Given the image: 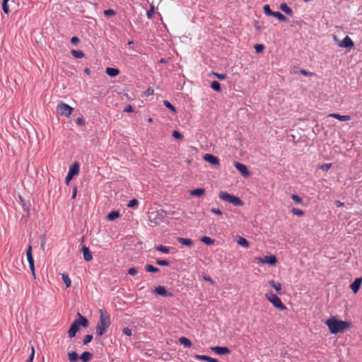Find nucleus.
<instances>
[{"mask_svg":"<svg viewBox=\"0 0 362 362\" xmlns=\"http://www.w3.org/2000/svg\"><path fill=\"white\" fill-rule=\"evenodd\" d=\"M361 283H362V278L359 277V278L355 279L354 282L350 285V288L354 293H356L359 291L360 287L361 286Z\"/></svg>","mask_w":362,"mask_h":362,"instance_id":"ddd939ff","label":"nucleus"},{"mask_svg":"<svg viewBox=\"0 0 362 362\" xmlns=\"http://www.w3.org/2000/svg\"><path fill=\"white\" fill-rule=\"evenodd\" d=\"M216 354L224 355L230 352V349L226 346H214L211 348Z\"/></svg>","mask_w":362,"mask_h":362,"instance_id":"4468645a","label":"nucleus"},{"mask_svg":"<svg viewBox=\"0 0 362 362\" xmlns=\"http://www.w3.org/2000/svg\"><path fill=\"white\" fill-rule=\"evenodd\" d=\"M8 0H3L2 1V9H3L4 12L6 14H8L10 11L8 6Z\"/></svg>","mask_w":362,"mask_h":362,"instance_id":"4c0bfd02","label":"nucleus"},{"mask_svg":"<svg viewBox=\"0 0 362 362\" xmlns=\"http://www.w3.org/2000/svg\"><path fill=\"white\" fill-rule=\"evenodd\" d=\"M62 279L67 288L71 286V281L67 274H63Z\"/></svg>","mask_w":362,"mask_h":362,"instance_id":"c9c22d12","label":"nucleus"},{"mask_svg":"<svg viewBox=\"0 0 362 362\" xmlns=\"http://www.w3.org/2000/svg\"><path fill=\"white\" fill-rule=\"evenodd\" d=\"M163 104H164V105H165L167 108L170 109L172 112H176V109H175V107H174V106H173V105H172L169 101H168V100H164V101H163Z\"/></svg>","mask_w":362,"mask_h":362,"instance_id":"ea45409f","label":"nucleus"},{"mask_svg":"<svg viewBox=\"0 0 362 362\" xmlns=\"http://www.w3.org/2000/svg\"><path fill=\"white\" fill-rule=\"evenodd\" d=\"M148 218L151 223L156 226L161 223L163 220V215L160 211H154L148 213Z\"/></svg>","mask_w":362,"mask_h":362,"instance_id":"0eeeda50","label":"nucleus"},{"mask_svg":"<svg viewBox=\"0 0 362 362\" xmlns=\"http://www.w3.org/2000/svg\"><path fill=\"white\" fill-rule=\"evenodd\" d=\"M265 297L276 308H278L280 310H284L286 309V307L281 302V299L272 292L266 293Z\"/></svg>","mask_w":362,"mask_h":362,"instance_id":"20e7f679","label":"nucleus"},{"mask_svg":"<svg viewBox=\"0 0 362 362\" xmlns=\"http://www.w3.org/2000/svg\"><path fill=\"white\" fill-rule=\"evenodd\" d=\"M273 16L276 17L277 19H279V21H281L282 22H286L287 21V18H286V16H284L280 12L274 11Z\"/></svg>","mask_w":362,"mask_h":362,"instance_id":"72a5a7b5","label":"nucleus"},{"mask_svg":"<svg viewBox=\"0 0 362 362\" xmlns=\"http://www.w3.org/2000/svg\"><path fill=\"white\" fill-rule=\"evenodd\" d=\"M235 168L242 174L243 177H248L250 172L245 165L239 162L234 163Z\"/></svg>","mask_w":362,"mask_h":362,"instance_id":"f8f14e48","label":"nucleus"},{"mask_svg":"<svg viewBox=\"0 0 362 362\" xmlns=\"http://www.w3.org/2000/svg\"><path fill=\"white\" fill-rule=\"evenodd\" d=\"M106 74L111 77H115L119 74V71L115 68L108 67L106 69Z\"/></svg>","mask_w":362,"mask_h":362,"instance_id":"393cba45","label":"nucleus"},{"mask_svg":"<svg viewBox=\"0 0 362 362\" xmlns=\"http://www.w3.org/2000/svg\"><path fill=\"white\" fill-rule=\"evenodd\" d=\"M218 197L221 200L230 203L235 206H242L244 204L238 197L230 194L225 191L221 192Z\"/></svg>","mask_w":362,"mask_h":362,"instance_id":"7ed1b4c3","label":"nucleus"},{"mask_svg":"<svg viewBox=\"0 0 362 362\" xmlns=\"http://www.w3.org/2000/svg\"><path fill=\"white\" fill-rule=\"evenodd\" d=\"M269 284L278 293H281V284L280 283L271 281Z\"/></svg>","mask_w":362,"mask_h":362,"instance_id":"473e14b6","label":"nucleus"},{"mask_svg":"<svg viewBox=\"0 0 362 362\" xmlns=\"http://www.w3.org/2000/svg\"><path fill=\"white\" fill-rule=\"evenodd\" d=\"M203 159L205 161L209 162V163L212 164L213 165H214L216 167H218L220 165V161H219L218 158L212 154H209V153L205 154L203 156Z\"/></svg>","mask_w":362,"mask_h":362,"instance_id":"9b49d317","label":"nucleus"},{"mask_svg":"<svg viewBox=\"0 0 362 362\" xmlns=\"http://www.w3.org/2000/svg\"><path fill=\"white\" fill-rule=\"evenodd\" d=\"M200 240L207 245H211L214 243V240H213L212 238H211L210 237H208V236L202 237Z\"/></svg>","mask_w":362,"mask_h":362,"instance_id":"2f4dec72","label":"nucleus"},{"mask_svg":"<svg viewBox=\"0 0 362 362\" xmlns=\"http://www.w3.org/2000/svg\"><path fill=\"white\" fill-rule=\"evenodd\" d=\"M26 256L29 264V267L32 272L33 276L35 278L34 259L33 257L32 246L30 245H28V248L26 251Z\"/></svg>","mask_w":362,"mask_h":362,"instance_id":"6e6552de","label":"nucleus"},{"mask_svg":"<svg viewBox=\"0 0 362 362\" xmlns=\"http://www.w3.org/2000/svg\"><path fill=\"white\" fill-rule=\"evenodd\" d=\"M205 192L204 189L203 188H197L194 189H192L189 192L190 195L194 196V197H202L204 195Z\"/></svg>","mask_w":362,"mask_h":362,"instance_id":"4be33fe9","label":"nucleus"},{"mask_svg":"<svg viewBox=\"0 0 362 362\" xmlns=\"http://www.w3.org/2000/svg\"><path fill=\"white\" fill-rule=\"evenodd\" d=\"M332 166L331 163H324L320 165V169L324 171H327Z\"/></svg>","mask_w":362,"mask_h":362,"instance_id":"3c124183","label":"nucleus"},{"mask_svg":"<svg viewBox=\"0 0 362 362\" xmlns=\"http://www.w3.org/2000/svg\"><path fill=\"white\" fill-rule=\"evenodd\" d=\"M78 319L74 320V322H77V325H78V327L80 325H81L83 327H88V320L85 317L82 316L80 313H78Z\"/></svg>","mask_w":362,"mask_h":362,"instance_id":"a211bd4d","label":"nucleus"},{"mask_svg":"<svg viewBox=\"0 0 362 362\" xmlns=\"http://www.w3.org/2000/svg\"><path fill=\"white\" fill-rule=\"evenodd\" d=\"M153 13V8H151L149 11H147V17L148 18H151L152 17V14Z\"/></svg>","mask_w":362,"mask_h":362,"instance_id":"680f3d73","label":"nucleus"},{"mask_svg":"<svg viewBox=\"0 0 362 362\" xmlns=\"http://www.w3.org/2000/svg\"><path fill=\"white\" fill-rule=\"evenodd\" d=\"M329 117L335 118L339 121H349L351 119V117L349 115H341L337 113H332L329 115Z\"/></svg>","mask_w":362,"mask_h":362,"instance_id":"6ab92c4d","label":"nucleus"},{"mask_svg":"<svg viewBox=\"0 0 362 362\" xmlns=\"http://www.w3.org/2000/svg\"><path fill=\"white\" fill-rule=\"evenodd\" d=\"M147 92H148V94L150 95V94H152L153 93V90L150 89V88H148Z\"/></svg>","mask_w":362,"mask_h":362,"instance_id":"774afa93","label":"nucleus"},{"mask_svg":"<svg viewBox=\"0 0 362 362\" xmlns=\"http://www.w3.org/2000/svg\"><path fill=\"white\" fill-rule=\"evenodd\" d=\"M119 216V212L118 211H112L107 215V219L110 221H114Z\"/></svg>","mask_w":362,"mask_h":362,"instance_id":"c756f323","label":"nucleus"},{"mask_svg":"<svg viewBox=\"0 0 362 362\" xmlns=\"http://www.w3.org/2000/svg\"><path fill=\"white\" fill-rule=\"evenodd\" d=\"M215 76L220 80H224L226 78V74H217L216 73L215 74Z\"/></svg>","mask_w":362,"mask_h":362,"instance_id":"13d9d810","label":"nucleus"},{"mask_svg":"<svg viewBox=\"0 0 362 362\" xmlns=\"http://www.w3.org/2000/svg\"><path fill=\"white\" fill-rule=\"evenodd\" d=\"M104 14L105 16H111L115 15V11L113 9H107L104 11Z\"/></svg>","mask_w":362,"mask_h":362,"instance_id":"de8ad7c7","label":"nucleus"},{"mask_svg":"<svg viewBox=\"0 0 362 362\" xmlns=\"http://www.w3.org/2000/svg\"><path fill=\"white\" fill-rule=\"evenodd\" d=\"M79 327L77 325V322H74L71 324L69 329L68 330V336L70 338H73L76 336V332L78 331Z\"/></svg>","mask_w":362,"mask_h":362,"instance_id":"2eb2a0df","label":"nucleus"},{"mask_svg":"<svg viewBox=\"0 0 362 362\" xmlns=\"http://www.w3.org/2000/svg\"><path fill=\"white\" fill-rule=\"evenodd\" d=\"M194 358L197 360H200V361H208V362H219L218 360H216V358H211V357H209L208 356H206V355H198V354H196L194 356Z\"/></svg>","mask_w":362,"mask_h":362,"instance_id":"aec40b11","label":"nucleus"},{"mask_svg":"<svg viewBox=\"0 0 362 362\" xmlns=\"http://www.w3.org/2000/svg\"><path fill=\"white\" fill-rule=\"evenodd\" d=\"M211 88L216 90V91H220L221 90V85L220 83L216 81H214L211 83Z\"/></svg>","mask_w":362,"mask_h":362,"instance_id":"e433bc0d","label":"nucleus"},{"mask_svg":"<svg viewBox=\"0 0 362 362\" xmlns=\"http://www.w3.org/2000/svg\"><path fill=\"white\" fill-rule=\"evenodd\" d=\"M300 73L302 74V75H304V76H311L312 75V73L309 72V71H307L304 69H301L300 70Z\"/></svg>","mask_w":362,"mask_h":362,"instance_id":"bf43d9fd","label":"nucleus"},{"mask_svg":"<svg viewBox=\"0 0 362 362\" xmlns=\"http://www.w3.org/2000/svg\"><path fill=\"white\" fill-rule=\"evenodd\" d=\"M155 248H156V250H158L159 252H163L165 254L170 253V247H169L164 246V245H159L156 246Z\"/></svg>","mask_w":362,"mask_h":362,"instance_id":"c85d7f7f","label":"nucleus"},{"mask_svg":"<svg viewBox=\"0 0 362 362\" xmlns=\"http://www.w3.org/2000/svg\"><path fill=\"white\" fill-rule=\"evenodd\" d=\"M179 341L180 344L183 345L185 348H190L192 346L191 341L185 337H180Z\"/></svg>","mask_w":362,"mask_h":362,"instance_id":"5701e85b","label":"nucleus"},{"mask_svg":"<svg viewBox=\"0 0 362 362\" xmlns=\"http://www.w3.org/2000/svg\"><path fill=\"white\" fill-rule=\"evenodd\" d=\"M332 38H333V40H334L335 42H337V43H339V40H338L337 37L335 35H333Z\"/></svg>","mask_w":362,"mask_h":362,"instance_id":"69168bd1","label":"nucleus"},{"mask_svg":"<svg viewBox=\"0 0 362 362\" xmlns=\"http://www.w3.org/2000/svg\"><path fill=\"white\" fill-rule=\"evenodd\" d=\"M236 242L238 245H241L245 248H248L250 247V243L243 237L237 236Z\"/></svg>","mask_w":362,"mask_h":362,"instance_id":"412c9836","label":"nucleus"},{"mask_svg":"<svg viewBox=\"0 0 362 362\" xmlns=\"http://www.w3.org/2000/svg\"><path fill=\"white\" fill-rule=\"evenodd\" d=\"M145 270L147 272H153V273H155V272H158L159 271V269L157 268V267H153V265L151 264H146L145 266Z\"/></svg>","mask_w":362,"mask_h":362,"instance_id":"f704fd0d","label":"nucleus"},{"mask_svg":"<svg viewBox=\"0 0 362 362\" xmlns=\"http://www.w3.org/2000/svg\"><path fill=\"white\" fill-rule=\"evenodd\" d=\"M334 204H335L337 207H341V206H344V203L340 202V201H339V200L336 201Z\"/></svg>","mask_w":362,"mask_h":362,"instance_id":"e2e57ef3","label":"nucleus"},{"mask_svg":"<svg viewBox=\"0 0 362 362\" xmlns=\"http://www.w3.org/2000/svg\"><path fill=\"white\" fill-rule=\"evenodd\" d=\"M138 270L135 267H131L128 269V274L132 276H134L137 274Z\"/></svg>","mask_w":362,"mask_h":362,"instance_id":"603ef678","label":"nucleus"},{"mask_svg":"<svg viewBox=\"0 0 362 362\" xmlns=\"http://www.w3.org/2000/svg\"><path fill=\"white\" fill-rule=\"evenodd\" d=\"M35 356V349L33 346L31 347V353L29 356V357L27 358V360L25 362H33Z\"/></svg>","mask_w":362,"mask_h":362,"instance_id":"37998d69","label":"nucleus"},{"mask_svg":"<svg viewBox=\"0 0 362 362\" xmlns=\"http://www.w3.org/2000/svg\"><path fill=\"white\" fill-rule=\"evenodd\" d=\"M211 211L217 215H222V211L219 209L212 208L211 209Z\"/></svg>","mask_w":362,"mask_h":362,"instance_id":"6e6d98bb","label":"nucleus"},{"mask_svg":"<svg viewBox=\"0 0 362 362\" xmlns=\"http://www.w3.org/2000/svg\"><path fill=\"white\" fill-rule=\"evenodd\" d=\"M84 72H85L86 74L89 75V74H90V69H89L88 68H86V69H84Z\"/></svg>","mask_w":362,"mask_h":362,"instance_id":"338daca9","label":"nucleus"},{"mask_svg":"<svg viewBox=\"0 0 362 362\" xmlns=\"http://www.w3.org/2000/svg\"><path fill=\"white\" fill-rule=\"evenodd\" d=\"M93 339V336L90 335V334H87L85 336L84 339H83V344H88L89 342L91 341V340Z\"/></svg>","mask_w":362,"mask_h":362,"instance_id":"8fccbe9b","label":"nucleus"},{"mask_svg":"<svg viewBox=\"0 0 362 362\" xmlns=\"http://www.w3.org/2000/svg\"><path fill=\"white\" fill-rule=\"evenodd\" d=\"M325 325L328 327L330 333L333 334L342 332L350 327L349 322L338 320L335 317L326 320Z\"/></svg>","mask_w":362,"mask_h":362,"instance_id":"f257e3e1","label":"nucleus"},{"mask_svg":"<svg viewBox=\"0 0 362 362\" xmlns=\"http://www.w3.org/2000/svg\"><path fill=\"white\" fill-rule=\"evenodd\" d=\"M255 49L257 53H260L264 50V46L263 45L257 44L255 45Z\"/></svg>","mask_w":362,"mask_h":362,"instance_id":"49530a36","label":"nucleus"},{"mask_svg":"<svg viewBox=\"0 0 362 362\" xmlns=\"http://www.w3.org/2000/svg\"><path fill=\"white\" fill-rule=\"evenodd\" d=\"M264 11L267 16H273L274 11H272L269 5H264Z\"/></svg>","mask_w":362,"mask_h":362,"instance_id":"a19ab883","label":"nucleus"},{"mask_svg":"<svg viewBox=\"0 0 362 362\" xmlns=\"http://www.w3.org/2000/svg\"><path fill=\"white\" fill-rule=\"evenodd\" d=\"M69 360L71 362H76L78 360V355L76 351H71L68 354Z\"/></svg>","mask_w":362,"mask_h":362,"instance_id":"cd10ccee","label":"nucleus"},{"mask_svg":"<svg viewBox=\"0 0 362 362\" xmlns=\"http://www.w3.org/2000/svg\"><path fill=\"white\" fill-rule=\"evenodd\" d=\"M92 354L88 351H84L80 356V358L83 362H88L90 360Z\"/></svg>","mask_w":362,"mask_h":362,"instance_id":"bb28decb","label":"nucleus"},{"mask_svg":"<svg viewBox=\"0 0 362 362\" xmlns=\"http://www.w3.org/2000/svg\"><path fill=\"white\" fill-rule=\"evenodd\" d=\"M280 9L288 15L291 16L293 14L292 9L285 3L280 5Z\"/></svg>","mask_w":362,"mask_h":362,"instance_id":"a878e982","label":"nucleus"},{"mask_svg":"<svg viewBox=\"0 0 362 362\" xmlns=\"http://www.w3.org/2000/svg\"><path fill=\"white\" fill-rule=\"evenodd\" d=\"M291 199L297 204H301L303 203V199L297 194H292Z\"/></svg>","mask_w":362,"mask_h":362,"instance_id":"79ce46f5","label":"nucleus"},{"mask_svg":"<svg viewBox=\"0 0 362 362\" xmlns=\"http://www.w3.org/2000/svg\"><path fill=\"white\" fill-rule=\"evenodd\" d=\"M138 200L136 199H132V200H130L128 204H127V206L128 207H130V208H132V207H134L138 205Z\"/></svg>","mask_w":362,"mask_h":362,"instance_id":"c03bdc74","label":"nucleus"},{"mask_svg":"<svg viewBox=\"0 0 362 362\" xmlns=\"http://www.w3.org/2000/svg\"><path fill=\"white\" fill-rule=\"evenodd\" d=\"M76 124L78 125H84L85 124V121L83 120V119L82 117H78L77 119H76Z\"/></svg>","mask_w":362,"mask_h":362,"instance_id":"4d7b16f0","label":"nucleus"},{"mask_svg":"<svg viewBox=\"0 0 362 362\" xmlns=\"http://www.w3.org/2000/svg\"><path fill=\"white\" fill-rule=\"evenodd\" d=\"M80 165L78 162H75L69 168V170L66 176L65 182L66 185H69L74 176L76 175L79 173Z\"/></svg>","mask_w":362,"mask_h":362,"instance_id":"423d86ee","label":"nucleus"},{"mask_svg":"<svg viewBox=\"0 0 362 362\" xmlns=\"http://www.w3.org/2000/svg\"><path fill=\"white\" fill-rule=\"evenodd\" d=\"M124 111L125 112H132L134 111V110L131 105H128L124 108Z\"/></svg>","mask_w":362,"mask_h":362,"instance_id":"052dcab7","label":"nucleus"},{"mask_svg":"<svg viewBox=\"0 0 362 362\" xmlns=\"http://www.w3.org/2000/svg\"><path fill=\"white\" fill-rule=\"evenodd\" d=\"M177 241L184 245H186L187 247H191L193 244V241L191 239L189 238H178Z\"/></svg>","mask_w":362,"mask_h":362,"instance_id":"b1692460","label":"nucleus"},{"mask_svg":"<svg viewBox=\"0 0 362 362\" xmlns=\"http://www.w3.org/2000/svg\"><path fill=\"white\" fill-rule=\"evenodd\" d=\"M156 263L160 266H169L170 262L165 259H157Z\"/></svg>","mask_w":362,"mask_h":362,"instance_id":"a18cd8bd","label":"nucleus"},{"mask_svg":"<svg viewBox=\"0 0 362 362\" xmlns=\"http://www.w3.org/2000/svg\"><path fill=\"white\" fill-rule=\"evenodd\" d=\"M291 212L294 214V215H296L298 216H302L304 215V212L303 210L300 209H297V208H293L291 209Z\"/></svg>","mask_w":362,"mask_h":362,"instance_id":"58836bf2","label":"nucleus"},{"mask_svg":"<svg viewBox=\"0 0 362 362\" xmlns=\"http://www.w3.org/2000/svg\"><path fill=\"white\" fill-rule=\"evenodd\" d=\"M123 333L127 336H131L132 334V331L129 327H125L123 329Z\"/></svg>","mask_w":362,"mask_h":362,"instance_id":"864d4df0","label":"nucleus"},{"mask_svg":"<svg viewBox=\"0 0 362 362\" xmlns=\"http://www.w3.org/2000/svg\"><path fill=\"white\" fill-rule=\"evenodd\" d=\"M100 319L95 327L96 334L99 337L103 336L107 331L110 326V315L105 309H100Z\"/></svg>","mask_w":362,"mask_h":362,"instance_id":"f03ea898","label":"nucleus"},{"mask_svg":"<svg viewBox=\"0 0 362 362\" xmlns=\"http://www.w3.org/2000/svg\"><path fill=\"white\" fill-rule=\"evenodd\" d=\"M82 252L83 258L86 262H90L93 259V255L88 247L83 245L82 247Z\"/></svg>","mask_w":362,"mask_h":362,"instance_id":"f3484780","label":"nucleus"},{"mask_svg":"<svg viewBox=\"0 0 362 362\" xmlns=\"http://www.w3.org/2000/svg\"><path fill=\"white\" fill-rule=\"evenodd\" d=\"M76 193H77V189L76 188H74V191H73V194H72V198L74 199L76 196Z\"/></svg>","mask_w":362,"mask_h":362,"instance_id":"0e129e2a","label":"nucleus"},{"mask_svg":"<svg viewBox=\"0 0 362 362\" xmlns=\"http://www.w3.org/2000/svg\"><path fill=\"white\" fill-rule=\"evenodd\" d=\"M255 259L258 263L269 264L270 265L275 264L277 261L276 257L274 255L265 256L264 257H256Z\"/></svg>","mask_w":362,"mask_h":362,"instance_id":"1a4fd4ad","label":"nucleus"},{"mask_svg":"<svg viewBox=\"0 0 362 362\" xmlns=\"http://www.w3.org/2000/svg\"><path fill=\"white\" fill-rule=\"evenodd\" d=\"M155 292L156 293H158V295L164 296V297L173 296V293H168L166 291L165 288L164 286H158L156 287Z\"/></svg>","mask_w":362,"mask_h":362,"instance_id":"dca6fc26","label":"nucleus"},{"mask_svg":"<svg viewBox=\"0 0 362 362\" xmlns=\"http://www.w3.org/2000/svg\"><path fill=\"white\" fill-rule=\"evenodd\" d=\"M73 57L76 59H81L84 57V53L81 50H75L73 49L71 52Z\"/></svg>","mask_w":362,"mask_h":362,"instance_id":"7c9ffc66","label":"nucleus"},{"mask_svg":"<svg viewBox=\"0 0 362 362\" xmlns=\"http://www.w3.org/2000/svg\"><path fill=\"white\" fill-rule=\"evenodd\" d=\"M172 136L177 139H181L183 138V136L178 131L176 130L173 132Z\"/></svg>","mask_w":362,"mask_h":362,"instance_id":"09e8293b","label":"nucleus"},{"mask_svg":"<svg viewBox=\"0 0 362 362\" xmlns=\"http://www.w3.org/2000/svg\"><path fill=\"white\" fill-rule=\"evenodd\" d=\"M79 42H80V40L78 37L74 36L71 38V42L74 45L78 44Z\"/></svg>","mask_w":362,"mask_h":362,"instance_id":"5fc2aeb1","label":"nucleus"},{"mask_svg":"<svg viewBox=\"0 0 362 362\" xmlns=\"http://www.w3.org/2000/svg\"><path fill=\"white\" fill-rule=\"evenodd\" d=\"M339 47L351 49L354 47V43L350 37L346 36L342 40L339 41Z\"/></svg>","mask_w":362,"mask_h":362,"instance_id":"9d476101","label":"nucleus"},{"mask_svg":"<svg viewBox=\"0 0 362 362\" xmlns=\"http://www.w3.org/2000/svg\"><path fill=\"white\" fill-rule=\"evenodd\" d=\"M73 111V108L69 105L64 103H60L57 105V112L59 115H64L66 117H69Z\"/></svg>","mask_w":362,"mask_h":362,"instance_id":"39448f33","label":"nucleus"}]
</instances>
